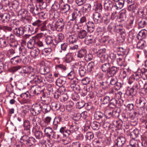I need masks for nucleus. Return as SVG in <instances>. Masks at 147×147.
Masks as SVG:
<instances>
[{
    "label": "nucleus",
    "mask_w": 147,
    "mask_h": 147,
    "mask_svg": "<svg viewBox=\"0 0 147 147\" xmlns=\"http://www.w3.org/2000/svg\"><path fill=\"white\" fill-rule=\"evenodd\" d=\"M101 69L103 72H107V76L109 77L113 76L119 70V68L117 67L111 66L109 63L103 64L101 66Z\"/></svg>",
    "instance_id": "1"
},
{
    "label": "nucleus",
    "mask_w": 147,
    "mask_h": 147,
    "mask_svg": "<svg viewBox=\"0 0 147 147\" xmlns=\"http://www.w3.org/2000/svg\"><path fill=\"white\" fill-rule=\"evenodd\" d=\"M20 141L21 144V147H28L33 146L36 140L33 137L23 135L21 137Z\"/></svg>",
    "instance_id": "2"
},
{
    "label": "nucleus",
    "mask_w": 147,
    "mask_h": 147,
    "mask_svg": "<svg viewBox=\"0 0 147 147\" xmlns=\"http://www.w3.org/2000/svg\"><path fill=\"white\" fill-rule=\"evenodd\" d=\"M45 22L42 21L40 20H38L32 23V25L35 27L34 32H37L38 30H40L41 31H44L47 30Z\"/></svg>",
    "instance_id": "3"
},
{
    "label": "nucleus",
    "mask_w": 147,
    "mask_h": 147,
    "mask_svg": "<svg viewBox=\"0 0 147 147\" xmlns=\"http://www.w3.org/2000/svg\"><path fill=\"white\" fill-rule=\"evenodd\" d=\"M42 111L41 104L36 103L32 105L31 108L30 112L33 115L37 116L39 115Z\"/></svg>",
    "instance_id": "4"
},
{
    "label": "nucleus",
    "mask_w": 147,
    "mask_h": 147,
    "mask_svg": "<svg viewBox=\"0 0 147 147\" xmlns=\"http://www.w3.org/2000/svg\"><path fill=\"white\" fill-rule=\"evenodd\" d=\"M125 138L123 136H119L115 140L114 146L115 147H121L123 146L125 142Z\"/></svg>",
    "instance_id": "5"
},
{
    "label": "nucleus",
    "mask_w": 147,
    "mask_h": 147,
    "mask_svg": "<svg viewBox=\"0 0 147 147\" xmlns=\"http://www.w3.org/2000/svg\"><path fill=\"white\" fill-rule=\"evenodd\" d=\"M44 40L46 44L50 46L55 47V41H54L53 38L50 36H46L44 37Z\"/></svg>",
    "instance_id": "6"
},
{
    "label": "nucleus",
    "mask_w": 147,
    "mask_h": 147,
    "mask_svg": "<svg viewBox=\"0 0 147 147\" xmlns=\"http://www.w3.org/2000/svg\"><path fill=\"white\" fill-rule=\"evenodd\" d=\"M30 90L31 93L34 95H38L41 93L40 87L36 85L32 86Z\"/></svg>",
    "instance_id": "7"
},
{
    "label": "nucleus",
    "mask_w": 147,
    "mask_h": 147,
    "mask_svg": "<svg viewBox=\"0 0 147 147\" xmlns=\"http://www.w3.org/2000/svg\"><path fill=\"white\" fill-rule=\"evenodd\" d=\"M146 103V99L143 97H141L137 99L136 101V105L137 107L144 108Z\"/></svg>",
    "instance_id": "8"
},
{
    "label": "nucleus",
    "mask_w": 147,
    "mask_h": 147,
    "mask_svg": "<svg viewBox=\"0 0 147 147\" xmlns=\"http://www.w3.org/2000/svg\"><path fill=\"white\" fill-rule=\"evenodd\" d=\"M32 76L31 78L32 79L33 82H35L36 84L40 83L42 82V78L40 76L36 75L35 74L33 73L31 74Z\"/></svg>",
    "instance_id": "9"
},
{
    "label": "nucleus",
    "mask_w": 147,
    "mask_h": 147,
    "mask_svg": "<svg viewBox=\"0 0 147 147\" xmlns=\"http://www.w3.org/2000/svg\"><path fill=\"white\" fill-rule=\"evenodd\" d=\"M84 40V43L87 45H90L94 42L95 39H94V36L93 35H90L87 36Z\"/></svg>",
    "instance_id": "10"
},
{
    "label": "nucleus",
    "mask_w": 147,
    "mask_h": 147,
    "mask_svg": "<svg viewBox=\"0 0 147 147\" xmlns=\"http://www.w3.org/2000/svg\"><path fill=\"white\" fill-rule=\"evenodd\" d=\"M24 29L23 27L16 28L13 30L14 33L18 37H20L23 35L24 33Z\"/></svg>",
    "instance_id": "11"
},
{
    "label": "nucleus",
    "mask_w": 147,
    "mask_h": 147,
    "mask_svg": "<svg viewBox=\"0 0 147 147\" xmlns=\"http://www.w3.org/2000/svg\"><path fill=\"white\" fill-rule=\"evenodd\" d=\"M53 121H51V118L49 116L46 117L44 119V121L41 124L42 127H45L47 126L52 124Z\"/></svg>",
    "instance_id": "12"
},
{
    "label": "nucleus",
    "mask_w": 147,
    "mask_h": 147,
    "mask_svg": "<svg viewBox=\"0 0 147 147\" xmlns=\"http://www.w3.org/2000/svg\"><path fill=\"white\" fill-rule=\"evenodd\" d=\"M61 117L60 116H57L55 118L53 121L52 123V124L53 125V129H57L58 127L57 124L60 123L61 120Z\"/></svg>",
    "instance_id": "13"
},
{
    "label": "nucleus",
    "mask_w": 147,
    "mask_h": 147,
    "mask_svg": "<svg viewBox=\"0 0 147 147\" xmlns=\"http://www.w3.org/2000/svg\"><path fill=\"white\" fill-rule=\"evenodd\" d=\"M44 129V131L45 132V135L49 138H50L52 136L54 131L52 128L50 127H46Z\"/></svg>",
    "instance_id": "14"
},
{
    "label": "nucleus",
    "mask_w": 147,
    "mask_h": 147,
    "mask_svg": "<svg viewBox=\"0 0 147 147\" xmlns=\"http://www.w3.org/2000/svg\"><path fill=\"white\" fill-rule=\"evenodd\" d=\"M55 23L57 30H62L64 25V22L63 19H59Z\"/></svg>",
    "instance_id": "15"
},
{
    "label": "nucleus",
    "mask_w": 147,
    "mask_h": 147,
    "mask_svg": "<svg viewBox=\"0 0 147 147\" xmlns=\"http://www.w3.org/2000/svg\"><path fill=\"white\" fill-rule=\"evenodd\" d=\"M35 116L33 115L30 116L29 119L30 121L32 122V124L37 125V124L39 123L40 122V119L39 117Z\"/></svg>",
    "instance_id": "16"
},
{
    "label": "nucleus",
    "mask_w": 147,
    "mask_h": 147,
    "mask_svg": "<svg viewBox=\"0 0 147 147\" xmlns=\"http://www.w3.org/2000/svg\"><path fill=\"white\" fill-rule=\"evenodd\" d=\"M147 34V31L145 29L141 30L137 35V38L139 40H141L145 38Z\"/></svg>",
    "instance_id": "17"
},
{
    "label": "nucleus",
    "mask_w": 147,
    "mask_h": 147,
    "mask_svg": "<svg viewBox=\"0 0 147 147\" xmlns=\"http://www.w3.org/2000/svg\"><path fill=\"white\" fill-rule=\"evenodd\" d=\"M65 89V88L63 87H60L59 89H58L57 91L54 94V98L56 99H57L59 98H60V96L62 94V92H63V91L64 92Z\"/></svg>",
    "instance_id": "18"
},
{
    "label": "nucleus",
    "mask_w": 147,
    "mask_h": 147,
    "mask_svg": "<svg viewBox=\"0 0 147 147\" xmlns=\"http://www.w3.org/2000/svg\"><path fill=\"white\" fill-rule=\"evenodd\" d=\"M66 78L63 77H60L58 78L56 81V84L60 87L65 84L66 82Z\"/></svg>",
    "instance_id": "19"
},
{
    "label": "nucleus",
    "mask_w": 147,
    "mask_h": 147,
    "mask_svg": "<svg viewBox=\"0 0 147 147\" xmlns=\"http://www.w3.org/2000/svg\"><path fill=\"white\" fill-rule=\"evenodd\" d=\"M64 36L62 33L59 34L55 37L54 41L55 46L59 43L61 42L64 39Z\"/></svg>",
    "instance_id": "20"
},
{
    "label": "nucleus",
    "mask_w": 147,
    "mask_h": 147,
    "mask_svg": "<svg viewBox=\"0 0 147 147\" xmlns=\"http://www.w3.org/2000/svg\"><path fill=\"white\" fill-rule=\"evenodd\" d=\"M87 53V50L85 48H82L78 52L77 54L78 57L80 58L84 57Z\"/></svg>",
    "instance_id": "21"
},
{
    "label": "nucleus",
    "mask_w": 147,
    "mask_h": 147,
    "mask_svg": "<svg viewBox=\"0 0 147 147\" xmlns=\"http://www.w3.org/2000/svg\"><path fill=\"white\" fill-rule=\"evenodd\" d=\"M78 39V37L76 35H70L67 38V40L70 44H73L77 42Z\"/></svg>",
    "instance_id": "22"
},
{
    "label": "nucleus",
    "mask_w": 147,
    "mask_h": 147,
    "mask_svg": "<svg viewBox=\"0 0 147 147\" xmlns=\"http://www.w3.org/2000/svg\"><path fill=\"white\" fill-rule=\"evenodd\" d=\"M50 70L49 67L44 66L40 67L39 69V72L42 74L45 75L49 73Z\"/></svg>",
    "instance_id": "23"
},
{
    "label": "nucleus",
    "mask_w": 147,
    "mask_h": 147,
    "mask_svg": "<svg viewBox=\"0 0 147 147\" xmlns=\"http://www.w3.org/2000/svg\"><path fill=\"white\" fill-rule=\"evenodd\" d=\"M22 59L19 56H17L12 58L11 59V62L13 65H17L20 63Z\"/></svg>",
    "instance_id": "24"
},
{
    "label": "nucleus",
    "mask_w": 147,
    "mask_h": 147,
    "mask_svg": "<svg viewBox=\"0 0 147 147\" xmlns=\"http://www.w3.org/2000/svg\"><path fill=\"white\" fill-rule=\"evenodd\" d=\"M51 109L54 111L58 110L60 108V105L59 103L57 102H52L51 103Z\"/></svg>",
    "instance_id": "25"
},
{
    "label": "nucleus",
    "mask_w": 147,
    "mask_h": 147,
    "mask_svg": "<svg viewBox=\"0 0 147 147\" xmlns=\"http://www.w3.org/2000/svg\"><path fill=\"white\" fill-rule=\"evenodd\" d=\"M78 32V36L80 39H84L87 36V33L85 30H82Z\"/></svg>",
    "instance_id": "26"
},
{
    "label": "nucleus",
    "mask_w": 147,
    "mask_h": 147,
    "mask_svg": "<svg viewBox=\"0 0 147 147\" xmlns=\"http://www.w3.org/2000/svg\"><path fill=\"white\" fill-rule=\"evenodd\" d=\"M40 53V50L36 47L32 49L30 52V54L31 56L34 57L37 56Z\"/></svg>",
    "instance_id": "27"
},
{
    "label": "nucleus",
    "mask_w": 147,
    "mask_h": 147,
    "mask_svg": "<svg viewBox=\"0 0 147 147\" xmlns=\"http://www.w3.org/2000/svg\"><path fill=\"white\" fill-rule=\"evenodd\" d=\"M129 74V69H124L121 70L120 73V76L121 78L124 79L128 76Z\"/></svg>",
    "instance_id": "28"
},
{
    "label": "nucleus",
    "mask_w": 147,
    "mask_h": 147,
    "mask_svg": "<svg viewBox=\"0 0 147 147\" xmlns=\"http://www.w3.org/2000/svg\"><path fill=\"white\" fill-rule=\"evenodd\" d=\"M94 21L96 23H98L100 22V14L97 11H95L93 14Z\"/></svg>",
    "instance_id": "29"
},
{
    "label": "nucleus",
    "mask_w": 147,
    "mask_h": 147,
    "mask_svg": "<svg viewBox=\"0 0 147 147\" xmlns=\"http://www.w3.org/2000/svg\"><path fill=\"white\" fill-rule=\"evenodd\" d=\"M89 25H87V30L89 32H93L95 30V26L93 22H88Z\"/></svg>",
    "instance_id": "30"
},
{
    "label": "nucleus",
    "mask_w": 147,
    "mask_h": 147,
    "mask_svg": "<svg viewBox=\"0 0 147 147\" xmlns=\"http://www.w3.org/2000/svg\"><path fill=\"white\" fill-rule=\"evenodd\" d=\"M36 40L32 39H30L27 43V47L29 49H33L36 46Z\"/></svg>",
    "instance_id": "31"
},
{
    "label": "nucleus",
    "mask_w": 147,
    "mask_h": 147,
    "mask_svg": "<svg viewBox=\"0 0 147 147\" xmlns=\"http://www.w3.org/2000/svg\"><path fill=\"white\" fill-rule=\"evenodd\" d=\"M116 26L115 24L113 22H111L109 25L107 29L110 31L116 32H118V30H116Z\"/></svg>",
    "instance_id": "32"
},
{
    "label": "nucleus",
    "mask_w": 147,
    "mask_h": 147,
    "mask_svg": "<svg viewBox=\"0 0 147 147\" xmlns=\"http://www.w3.org/2000/svg\"><path fill=\"white\" fill-rule=\"evenodd\" d=\"M108 106L110 108H114L116 106L117 103V100L114 98H113L110 99Z\"/></svg>",
    "instance_id": "33"
},
{
    "label": "nucleus",
    "mask_w": 147,
    "mask_h": 147,
    "mask_svg": "<svg viewBox=\"0 0 147 147\" xmlns=\"http://www.w3.org/2000/svg\"><path fill=\"white\" fill-rule=\"evenodd\" d=\"M146 43L143 40L138 42L137 44V48L139 49H143L146 46Z\"/></svg>",
    "instance_id": "34"
},
{
    "label": "nucleus",
    "mask_w": 147,
    "mask_h": 147,
    "mask_svg": "<svg viewBox=\"0 0 147 147\" xmlns=\"http://www.w3.org/2000/svg\"><path fill=\"white\" fill-rule=\"evenodd\" d=\"M41 108L42 110H43V112L46 113L50 111L51 107L50 105L47 104H45L42 105H41Z\"/></svg>",
    "instance_id": "35"
},
{
    "label": "nucleus",
    "mask_w": 147,
    "mask_h": 147,
    "mask_svg": "<svg viewBox=\"0 0 147 147\" xmlns=\"http://www.w3.org/2000/svg\"><path fill=\"white\" fill-rule=\"evenodd\" d=\"M73 59V56L71 54L68 53L66 54V56L64 57L65 61L67 63H70L72 61Z\"/></svg>",
    "instance_id": "36"
},
{
    "label": "nucleus",
    "mask_w": 147,
    "mask_h": 147,
    "mask_svg": "<svg viewBox=\"0 0 147 147\" xmlns=\"http://www.w3.org/2000/svg\"><path fill=\"white\" fill-rule=\"evenodd\" d=\"M24 29V32L27 31L28 32H34V28L32 26L30 25H26L24 27H23Z\"/></svg>",
    "instance_id": "37"
},
{
    "label": "nucleus",
    "mask_w": 147,
    "mask_h": 147,
    "mask_svg": "<svg viewBox=\"0 0 147 147\" xmlns=\"http://www.w3.org/2000/svg\"><path fill=\"white\" fill-rule=\"evenodd\" d=\"M74 103L71 100L68 101L66 105V109L69 112H71L73 109Z\"/></svg>",
    "instance_id": "38"
},
{
    "label": "nucleus",
    "mask_w": 147,
    "mask_h": 147,
    "mask_svg": "<svg viewBox=\"0 0 147 147\" xmlns=\"http://www.w3.org/2000/svg\"><path fill=\"white\" fill-rule=\"evenodd\" d=\"M110 100L109 96H108L102 97L100 99L101 103L102 104H108Z\"/></svg>",
    "instance_id": "39"
},
{
    "label": "nucleus",
    "mask_w": 147,
    "mask_h": 147,
    "mask_svg": "<svg viewBox=\"0 0 147 147\" xmlns=\"http://www.w3.org/2000/svg\"><path fill=\"white\" fill-rule=\"evenodd\" d=\"M10 19V16L7 13H4L3 14L2 22L4 23H7Z\"/></svg>",
    "instance_id": "40"
},
{
    "label": "nucleus",
    "mask_w": 147,
    "mask_h": 147,
    "mask_svg": "<svg viewBox=\"0 0 147 147\" xmlns=\"http://www.w3.org/2000/svg\"><path fill=\"white\" fill-rule=\"evenodd\" d=\"M92 128L94 130H98L100 127V123L96 121H93L91 123Z\"/></svg>",
    "instance_id": "41"
},
{
    "label": "nucleus",
    "mask_w": 147,
    "mask_h": 147,
    "mask_svg": "<svg viewBox=\"0 0 147 147\" xmlns=\"http://www.w3.org/2000/svg\"><path fill=\"white\" fill-rule=\"evenodd\" d=\"M140 71L141 69L138 70L137 72L134 74L133 75H132L134 77V78L136 81H140L141 80L142 78H141V74Z\"/></svg>",
    "instance_id": "42"
},
{
    "label": "nucleus",
    "mask_w": 147,
    "mask_h": 147,
    "mask_svg": "<svg viewBox=\"0 0 147 147\" xmlns=\"http://www.w3.org/2000/svg\"><path fill=\"white\" fill-rule=\"evenodd\" d=\"M117 55L119 56H123V55L127 54L126 53V50L122 47H119L117 51Z\"/></svg>",
    "instance_id": "43"
},
{
    "label": "nucleus",
    "mask_w": 147,
    "mask_h": 147,
    "mask_svg": "<svg viewBox=\"0 0 147 147\" xmlns=\"http://www.w3.org/2000/svg\"><path fill=\"white\" fill-rule=\"evenodd\" d=\"M69 97L67 93L62 92V94L60 96V100L62 102H65L67 101Z\"/></svg>",
    "instance_id": "44"
},
{
    "label": "nucleus",
    "mask_w": 147,
    "mask_h": 147,
    "mask_svg": "<svg viewBox=\"0 0 147 147\" xmlns=\"http://www.w3.org/2000/svg\"><path fill=\"white\" fill-rule=\"evenodd\" d=\"M117 62L118 65L121 66L124 65L125 62V59L123 56H121V57L117 58Z\"/></svg>",
    "instance_id": "45"
},
{
    "label": "nucleus",
    "mask_w": 147,
    "mask_h": 147,
    "mask_svg": "<svg viewBox=\"0 0 147 147\" xmlns=\"http://www.w3.org/2000/svg\"><path fill=\"white\" fill-rule=\"evenodd\" d=\"M139 134V131L138 129H134L130 134L131 137L133 139H134L138 137Z\"/></svg>",
    "instance_id": "46"
},
{
    "label": "nucleus",
    "mask_w": 147,
    "mask_h": 147,
    "mask_svg": "<svg viewBox=\"0 0 147 147\" xmlns=\"http://www.w3.org/2000/svg\"><path fill=\"white\" fill-rule=\"evenodd\" d=\"M139 142L137 140L133 139L129 141V144L133 147H139Z\"/></svg>",
    "instance_id": "47"
},
{
    "label": "nucleus",
    "mask_w": 147,
    "mask_h": 147,
    "mask_svg": "<svg viewBox=\"0 0 147 147\" xmlns=\"http://www.w3.org/2000/svg\"><path fill=\"white\" fill-rule=\"evenodd\" d=\"M104 116L103 114L100 112L97 111L95 113L94 117L96 120H99L102 118Z\"/></svg>",
    "instance_id": "48"
},
{
    "label": "nucleus",
    "mask_w": 147,
    "mask_h": 147,
    "mask_svg": "<svg viewBox=\"0 0 147 147\" xmlns=\"http://www.w3.org/2000/svg\"><path fill=\"white\" fill-rule=\"evenodd\" d=\"M70 128L73 133L75 131H77L78 129V123H74L70 126Z\"/></svg>",
    "instance_id": "49"
},
{
    "label": "nucleus",
    "mask_w": 147,
    "mask_h": 147,
    "mask_svg": "<svg viewBox=\"0 0 147 147\" xmlns=\"http://www.w3.org/2000/svg\"><path fill=\"white\" fill-rule=\"evenodd\" d=\"M23 126L24 129L30 128L31 125L28 119L24 120L23 121Z\"/></svg>",
    "instance_id": "50"
},
{
    "label": "nucleus",
    "mask_w": 147,
    "mask_h": 147,
    "mask_svg": "<svg viewBox=\"0 0 147 147\" xmlns=\"http://www.w3.org/2000/svg\"><path fill=\"white\" fill-rule=\"evenodd\" d=\"M80 11H78L77 10L74 11V12L72 14V19L70 20L71 21H75L76 22H77V16L78 15V12H79Z\"/></svg>",
    "instance_id": "51"
},
{
    "label": "nucleus",
    "mask_w": 147,
    "mask_h": 147,
    "mask_svg": "<svg viewBox=\"0 0 147 147\" xmlns=\"http://www.w3.org/2000/svg\"><path fill=\"white\" fill-rule=\"evenodd\" d=\"M94 136L93 133L91 131H89L87 133L85 136V138L86 140H90L94 138Z\"/></svg>",
    "instance_id": "52"
},
{
    "label": "nucleus",
    "mask_w": 147,
    "mask_h": 147,
    "mask_svg": "<svg viewBox=\"0 0 147 147\" xmlns=\"http://www.w3.org/2000/svg\"><path fill=\"white\" fill-rule=\"evenodd\" d=\"M136 93L135 91L131 88L126 91L125 94L128 96H133Z\"/></svg>",
    "instance_id": "53"
},
{
    "label": "nucleus",
    "mask_w": 147,
    "mask_h": 147,
    "mask_svg": "<svg viewBox=\"0 0 147 147\" xmlns=\"http://www.w3.org/2000/svg\"><path fill=\"white\" fill-rule=\"evenodd\" d=\"M35 136L36 139H40L43 137V133L42 131L37 130L35 132Z\"/></svg>",
    "instance_id": "54"
},
{
    "label": "nucleus",
    "mask_w": 147,
    "mask_h": 147,
    "mask_svg": "<svg viewBox=\"0 0 147 147\" xmlns=\"http://www.w3.org/2000/svg\"><path fill=\"white\" fill-rule=\"evenodd\" d=\"M67 46L68 44L67 43L65 42L61 44V50L60 51V52L63 53L66 51Z\"/></svg>",
    "instance_id": "55"
},
{
    "label": "nucleus",
    "mask_w": 147,
    "mask_h": 147,
    "mask_svg": "<svg viewBox=\"0 0 147 147\" xmlns=\"http://www.w3.org/2000/svg\"><path fill=\"white\" fill-rule=\"evenodd\" d=\"M106 51V50L105 48L100 49L98 50V51H96V53L98 57H100L105 54L104 53Z\"/></svg>",
    "instance_id": "56"
},
{
    "label": "nucleus",
    "mask_w": 147,
    "mask_h": 147,
    "mask_svg": "<svg viewBox=\"0 0 147 147\" xmlns=\"http://www.w3.org/2000/svg\"><path fill=\"white\" fill-rule=\"evenodd\" d=\"M34 69L31 67H26L27 73L28 74V76L30 77L31 78L32 76L31 74L34 73Z\"/></svg>",
    "instance_id": "57"
},
{
    "label": "nucleus",
    "mask_w": 147,
    "mask_h": 147,
    "mask_svg": "<svg viewBox=\"0 0 147 147\" xmlns=\"http://www.w3.org/2000/svg\"><path fill=\"white\" fill-rule=\"evenodd\" d=\"M27 107L28 108V107L26 105H24V106H22V110L21 113V115L23 117H24L27 113L28 112V109H27Z\"/></svg>",
    "instance_id": "58"
},
{
    "label": "nucleus",
    "mask_w": 147,
    "mask_h": 147,
    "mask_svg": "<svg viewBox=\"0 0 147 147\" xmlns=\"http://www.w3.org/2000/svg\"><path fill=\"white\" fill-rule=\"evenodd\" d=\"M62 135L59 133H56L54 131L52 136V138L58 140L61 139Z\"/></svg>",
    "instance_id": "59"
},
{
    "label": "nucleus",
    "mask_w": 147,
    "mask_h": 147,
    "mask_svg": "<svg viewBox=\"0 0 147 147\" xmlns=\"http://www.w3.org/2000/svg\"><path fill=\"white\" fill-rule=\"evenodd\" d=\"M125 10H121V11L119 12V18L123 19V21L125 20L126 19V16L125 14Z\"/></svg>",
    "instance_id": "60"
},
{
    "label": "nucleus",
    "mask_w": 147,
    "mask_h": 147,
    "mask_svg": "<svg viewBox=\"0 0 147 147\" xmlns=\"http://www.w3.org/2000/svg\"><path fill=\"white\" fill-rule=\"evenodd\" d=\"M140 72L142 74V77L144 80L147 79V71L144 68L142 69Z\"/></svg>",
    "instance_id": "61"
},
{
    "label": "nucleus",
    "mask_w": 147,
    "mask_h": 147,
    "mask_svg": "<svg viewBox=\"0 0 147 147\" xmlns=\"http://www.w3.org/2000/svg\"><path fill=\"white\" fill-rule=\"evenodd\" d=\"M19 53L21 54L22 56H24L27 53V51L26 49L23 47H20L19 48Z\"/></svg>",
    "instance_id": "62"
},
{
    "label": "nucleus",
    "mask_w": 147,
    "mask_h": 147,
    "mask_svg": "<svg viewBox=\"0 0 147 147\" xmlns=\"http://www.w3.org/2000/svg\"><path fill=\"white\" fill-rule=\"evenodd\" d=\"M51 51V49L50 48H45L42 50V54L45 55H48L50 54Z\"/></svg>",
    "instance_id": "63"
},
{
    "label": "nucleus",
    "mask_w": 147,
    "mask_h": 147,
    "mask_svg": "<svg viewBox=\"0 0 147 147\" xmlns=\"http://www.w3.org/2000/svg\"><path fill=\"white\" fill-rule=\"evenodd\" d=\"M147 24V20H142L140 21L139 23V26L141 28H143L146 26Z\"/></svg>",
    "instance_id": "64"
}]
</instances>
